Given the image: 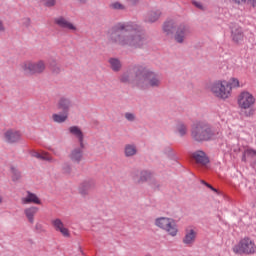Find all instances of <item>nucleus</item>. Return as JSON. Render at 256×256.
Wrapping results in <instances>:
<instances>
[{
  "mask_svg": "<svg viewBox=\"0 0 256 256\" xmlns=\"http://www.w3.org/2000/svg\"><path fill=\"white\" fill-rule=\"evenodd\" d=\"M125 119H127V121H133L135 119V114H133V113H126L125 114Z\"/></svg>",
  "mask_w": 256,
  "mask_h": 256,
  "instance_id": "obj_36",
  "label": "nucleus"
},
{
  "mask_svg": "<svg viewBox=\"0 0 256 256\" xmlns=\"http://www.w3.org/2000/svg\"><path fill=\"white\" fill-rule=\"evenodd\" d=\"M137 183H150V185H155V178L153 174L149 171H142L139 173L138 179L136 180Z\"/></svg>",
  "mask_w": 256,
  "mask_h": 256,
  "instance_id": "obj_18",
  "label": "nucleus"
},
{
  "mask_svg": "<svg viewBox=\"0 0 256 256\" xmlns=\"http://www.w3.org/2000/svg\"><path fill=\"white\" fill-rule=\"evenodd\" d=\"M230 31L233 43H236V45H241L243 43V39L245 38L243 28L237 24H231Z\"/></svg>",
  "mask_w": 256,
  "mask_h": 256,
  "instance_id": "obj_10",
  "label": "nucleus"
},
{
  "mask_svg": "<svg viewBox=\"0 0 256 256\" xmlns=\"http://www.w3.org/2000/svg\"><path fill=\"white\" fill-rule=\"evenodd\" d=\"M124 155L125 157H133L137 155V146H135V144H127L124 147Z\"/></svg>",
  "mask_w": 256,
  "mask_h": 256,
  "instance_id": "obj_26",
  "label": "nucleus"
},
{
  "mask_svg": "<svg viewBox=\"0 0 256 256\" xmlns=\"http://www.w3.org/2000/svg\"><path fill=\"white\" fill-rule=\"evenodd\" d=\"M244 163L247 162V150H245L242 154V159H241Z\"/></svg>",
  "mask_w": 256,
  "mask_h": 256,
  "instance_id": "obj_41",
  "label": "nucleus"
},
{
  "mask_svg": "<svg viewBox=\"0 0 256 256\" xmlns=\"http://www.w3.org/2000/svg\"><path fill=\"white\" fill-rule=\"evenodd\" d=\"M159 17H161V11H151L146 15V21L148 23H155V21H158Z\"/></svg>",
  "mask_w": 256,
  "mask_h": 256,
  "instance_id": "obj_27",
  "label": "nucleus"
},
{
  "mask_svg": "<svg viewBox=\"0 0 256 256\" xmlns=\"http://www.w3.org/2000/svg\"><path fill=\"white\" fill-rule=\"evenodd\" d=\"M46 68H47V65L45 64V61L38 60L34 62L33 75H41V73L45 72Z\"/></svg>",
  "mask_w": 256,
  "mask_h": 256,
  "instance_id": "obj_25",
  "label": "nucleus"
},
{
  "mask_svg": "<svg viewBox=\"0 0 256 256\" xmlns=\"http://www.w3.org/2000/svg\"><path fill=\"white\" fill-rule=\"evenodd\" d=\"M109 63H110V67H111V69H113L114 71H121V67H122V65H121V61H119V59H117V58H111L110 60H109Z\"/></svg>",
  "mask_w": 256,
  "mask_h": 256,
  "instance_id": "obj_31",
  "label": "nucleus"
},
{
  "mask_svg": "<svg viewBox=\"0 0 256 256\" xmlns=\"http://www.w3.org/2000/svg\"><path fill=\"white\" fill-rule=\"evenodd\" d=\"M32 157H35L36 159H41L42 161H49V163H55V159L52 158L51 154L45 151H42V152L33 151Z\"/></svg>",
  "mask_w": 256,
  "mask_h": 256,
  "instance_id": "obj_23",
  "label": "nucleus"
},
{
  "mask_svg": "<svg viewBox=\"0 0 256 256\" xmlns=\"http://www.w3.org/2000/svg\"><path fill=\"white\" fill-rule=\"evenodd\" d=\"M20 71L26 75H33L34 71V62L31 60H26L20 64Z\"/></svg>",
  "mask_w": 256,
  "mask_h": 256,
  "instance_id": "obj_22",
  "label": "nucleus"
},
{
  "mask_svg": "<svg viewBox=\"0 0 256 256\" xmlns=\"http://www.w3.org/2000/svg\"><path fill=\"white\" fill-rule=\"evenodd\" d=\"M155 225L162 231H165L170 235V237H177V233H179V228L177 226V222L173 218L169 217H160L155 220Z\"/></svg>",
  "mask_w": 256,
  "mask_h": 256,
  "instance_id": "obj_6",
  "label": "nucleus"
},
{
  "mask_svg": "<svg viewBox=\"0 0 256 256\" xmlns=\"http://www.w3.org/2000/svg\"><path fill=\"white\" fill-rule=\"evenodd\" d=\"M189 35H191V28L185 24H181L176 28L174 40L176 43H185V39H187Z\"/></svg>",
  "mask_w": 256,
  "mask_h": 256,
  "instance_id": "obj_8",
  "label": "nucleus"
},
{
  "mask_svg": "<svg viewBox=\"0 0 256 256\" xmlns=\"http://www.w3.org/2000/svg\"><path fill=\"white\" fill-rule=\"evenodd\" d=\"M247 5H251V7H256V0H246Z\"/></svg>",
  "mask_w": 256,
  "mask_h": 256,
  "instance_id": "obj_39",
  "label": "nucleus"
},
{
  "mask_svg": "<svg viewBox=\"0 0 256 256\" xmlns=\"http://www.w3.org/2000/svg\"><path fill=\"white\" fill-rule=\"evenodd\" d=\"M201 183H203V185H205L206 187H208V189H211V191H214V193H217V189H215L213 186H211V184L205 182V181H201Z\"/></svg>",
  "mask_w": 256,
  "mask_h": 256,
  "instance_id": "obj_37",
  "label": "nucleus"
},
{
  "mask_svg": "<svg viewBox=\"0 0 256 256\" xmlns=\"http://www.w3.org/2000/svg\"><path fill=\"white\" fill-rule=\"evenodd\" d=\"M140 83L144 84V87H139V89L142 90L149 89V87H161V76H159V74L155 73L152 70L142 67Z\"/></svg>",
  "mask_w": 256,
  "mask_h": 256,
  "instance_id": "obj_4",
  "label": "nucleus"
},
{
  "mask_svg": "<svg viewBox=\"0 0 256 256\" xmlns=\"http://www.w3.org/2000/svg\"><path fill=\"white\" fill-rule=\"evenodd\" d=\"M69 133H71L73 135V137L78 139V141L80 143V147L82 149H85V144L83 143V132L81 131V129L77 126H71L69 128Z\"/></svg>",
  "mask_w": 256,
  "mask_h": 256,
  "instance_id": "obj_21",
  "label": "nucleus"
},
{
  "mask_svg": "<svg viewBox=\"0 0 256 256\" xmlns=\"http://www.w3.org/2000/svg\"><path fill=\"white\" fill-rule=\"evenodd\" d=\"M209 89L217 99L225 98V81L216 80L210 85Z\"/></svg>",
  "mask_w": 256,
  "mask_h": 256,
  "instance_id": "obj_9",
  "label": "nucleus"
},
{
  "mask_svg": "<svg viewBox=\"0 0 256 256\" xmlns=\"http://www.w3.org/2000/svg\"><path fill=\"white\" fill-rule=\"evenodd\" d=\"M238 105L240 108L244 109L241 110V115L245 117H253V115H255V110L251 108L255 105V97L253 94L242 92L238 97Z\"/></svg>",
  "mask_w": 256,
  "mask_h": 256,
  "instance_id": "obj_5",
  "label": "nucleus"
},
{
  "mask_svg": "<svg viewBox=\"0 0 256 256\" xmlns=\"http://www.w3.org/2000/svg\"><path fill=\"white\" fill-rule=\"evenodd\" d=\"M233 251L238 255H254L256 253V245L251 238L246 237L234 246Z\"/></svg>",
  "mask_w": 256,
  "mask_h": 256,
  "instance_id": "obj_7",
  "label": "nucleus"
},
{
  "mask_svg": "<svg viewBox=\"0 0 256 256\" xmlns=\"http://www.w3.org/2000/svg\"><path fill=\"white\" fill-rule=\"evenodd\" d=\"M142 71V66H134L128 69L120 76L121 83H129L133 87H137V89H139V87H145L143 82H141Z\"/></svg>",
  "mask_w": 256,
  "mask_h": 256,
  "instance_id": "obj_3",
  "label": "nucleus"
},
{
  "mask_svg": "<svg viewBox=\"0 0 256 256\" xmlns=\"http://www.w3.org/2000/svg\"><path fill=\"white\" fill-rule=\"evenodd\" d=\"M37 213H39V208L36 206H31L24 209V215L30 225H33L35 223V216L37 215Z\"/></svg>",
  "mask_w": 256,
  "mask_h": 256,
  "instance_id": "obj_17",
  "label": "nucleus"
},
{
  "mask_svg": "<svg viewBox=\"0 0 256 256\" xmlns=\"http://www.w3.org/2000/svg\"><path fill=\"white\" fill-rule=\"evenodd\" d=\"M21 203L22 205H30L31 203L41 205V199L35 193L27 192V195L21 198Z\"/></svg>",
  "mask_w": 256,
  "mask_h": 256,
  "instance_id": "obj_16",
  "label": "nucleus"
},
{
  "mask_svg": "<svg viewBox=\"0 0 256 256\" xmlns=\"http://www.w3.org/2000/svg\"><path fill=\"white\" fill-rule=\"evenodd\" d=\"M35 229H36L37 231H41V229H43V226L41 225V223H36Z\"/></svg>",
  "mask_w": 256,
  "mask_h": 256,
  "instance_id": "obj_43",
  "label": "nucleus"
},
{
  "mask_svg": "<svg viewBox=\"0 0 256 256\" xmlns=\"http://www.w3.org/2000/svg\"><path fill=\"white\" fill-rule=\"evenodd\" d=\"M196 239H197V230L193 227L186 228L182 243H184V245H187V247H193Z\"/></svg>",
  "mask_w": 256,
  "mask_h": 256,
  "instance_id": "obj_13",
  "label": "nucleus"
},
{
  "mask_svg": "<svg viewBox=\"0 0 256 256\" xmlns=\"http://www.w3.org/2000/svg\"><path fill=\"white\" fill-rule=\"evenodd\" d=\"M54 23L61 29H68V31H77V26L71 23L69 20H67V18L63 16L55 18Z\"/></svg>",
  "mask_w": 256,
  "mask_h": 256,
  "instance_id": "obj_14",
  "label": "nucleus"
},
{
  "mask_svg": "<svg viewBox=\"0 0 256 256\" xmlns=\"http://www.w3.org/2000/svg\"><path fill=\"white\" fill-rule=\"evenodd\" d=\"M72 171H73V168L71 164L65 163L62 165V173H64V175H71Z\"/></svg>",
  "mask_w": 256,
  "mask_h": 256,
  "instance_id": "obj_35",
  "label": "nucleus"
},
{
  "mask_svg": "<svg viewBox=\"0 0 256 256\" xmlns=\"http://www.w3.org/2000/svg\"><path fill=\"white\" fill-rule=\"evenodd\" d=\"M130 5H136V3H139V0H129Z\"/></svg>",
  "mask_w": 256,
  "mask_h": 256,
  "instance_id": "obj_45",
  "label": "nucleus"
},
{
  "mask_svg": "<svg viewBox=\"0 0 256 256\" xmlns=\"http://www.w3.org/2000/svg\"><path fill=\"white\" fill-rule=\"evenodd\" d=\"M108 39L111 43H117L122 47H143L145 45V37L129 23L114 25L108 31Z\"/></svg>",
  "mask_w": 256,
  "mask_h": 256,
  "instance_id": "obj_1",
  "label": "nucleus"
},
{
  "mask_svg": "<svg viewBox=\"0 0 256 256\" xmlns=\"http://www.w3.org/2000/svg\"><path fill=\"white\" fill-rule=\"evenodd\" d=\"M173 29H175V22L173 20L164 23L163 31L166 35H171V33H173Z\"/></svg>",
  "mask_w": 256,
  "mask_h": 256,
  "instance_id": "obj_30",
  "label": "nucleus"
},
{
  "mask_svg": "<svg viewBox=\"0 0 256 256\" xmlns=\"http://www.w3.org/2000/svg\"><path fill=\"white\" fill-rule=\"evenodd\" d=\"M211 126L204 122H197L191 128V137L194 141L201 143L203 141H211L214 137Z\"/></svg>",
  "mask_w": 256,
  "mask_h": 256,
  "instance_id": "obj_2",
  "label": "nucleus"
},
{
  "mask_svg": "<svg viewBox=\"0 0 256 256\" xmlns=\"http://www.w3.org/2000/svg\"><path fill=\"white\" fill-rule=\"evenodd\" d=\"M77 3H80V5H85L87 3V0H76Z\"/></svg>",
  "mask_w": 256,
  "mask_h": 256,
  "instance_id": "obj_46",
  "label": "nucleus"
},
{
  "mask_svg": "<svg viewBox=\"0 0 256 256\" xmlns=\"http://www.w3.org/2000/svg\"><path fill=\"white\" fill-rule=\"evenodd\" d=\"M54 155H57V153H56V152H54Z\"/></svg>",
  "mask_w": 256,
  "mask_h": 256,
  "instance_id": "obj_48",
  "label": "nucleus"
},
{
  "mask_svg": "<svg viewBox=\"0 0 256 256\" xmlns=\"http://www.w3.org/2000/svg\"><path fill=\"white\" fill-rule=\"evenodd\" d=\"M84 186L87 187V189H91V187H93V184L89 182H85Z\"/></svg>",
  "mask_w": 256,
  "mask_h": 256,
  "instance_id": "obj_44",
  "label": "nucleus"
},
{
  "mask_svg": "<svg viewBox=\"0 0 256 256\" xmlns=\"http://www.w3.org/2000/svg\"><path fill=\"white\" fill-rule=\"evenodd\" d=\"M3 139L5 143L15 145V143H19V141H21V132L13 129L6 130L3 133Z\"/></svg>",
  "mask_w": 256,
  "mask_h": 256,
  "instance_id": "obj_11",
  "label": "nucleus"
},
{
  "mask_svg": "<svg viewBox=\"0 0 256 256\" xmlns=\"http://www.w3.org/2000/svg\"><path fill=\"white\" fill-rule=\"evenodd\" d=\"M69 117V114L63 112V114H53L52 119L54 123H65Z\"/></svg>",
  "mask_w": 256,
  "mask_h": 256,
  "instance_id": "obj_29",
  "label": "nucleus"
},
{
  "mask_svg": "<svg viewBox=\"0 0 256 256\" xmlns=\"http://www.w3.org/2000/svg\"><path fill=\"white\" fill-rule=\"evenodd\" d=\"M51 223L55 231L60 233L63 237H66V239H69V237H71V231H69V228L65 226L61 219L55 218L51 221Z\"/></svg>",
  "mask_w": 256,
  "mask_h": 256,
  "instance_id": "obj_12",
  "label": "nucleus"
},
{
  "mask_svg": "<svg viewBox=\"0 0 256 256\" xmlns=\"http://www.w3.org/2000/svg\"><path fill=\"white\" fill-rule=\"evenodd\" d=\"M193 5L198 9H203V4H201V2L193 1Z\"/></svg>",
  "mask_w": 256,
  "mask_h": 256,
  "instance_id": "obj_40",
  "label": "nucleus"
},
{
  "mask_svg": "<svg viewBox=\"0 0 256 256\" xmlns=\"http://www.w3.org/2000/svg\"><path fill=\"white\" fill-rule=\"evenodd\" d=\"M175 131L180 137H185V135L188 133L187 125L183 122H178L176 124Z\"/></svg>",
  "mask_w": 256,
  "mask_h": 256,
  "instance_id": "obj_28",
  "label": "nucleus"
},
{
  "mask_svg": "<svg viewBox=\"0 0 256 256\" xmlns=\"http://www.w3.org/2000/svg\"><path fill=\"white\" fill-rule=\"evenodd\" d=\"M192 159H194L195 163L197 165H201L202 167H205V165H208L209 163V157L203 150H197L192 154Z\"/></svg>",
  "mask_w": 256,
  "mask_h": 256,
  "instance_id": "obj_15",
  "label": "nucleus"
},
{
  "mask_svg": "<svg viewBox=\"0 0 256 256\" xmlns=\"http://www.w3.org/2000/svg\"><path fill=\"white\" fill-rule=\"evenodd\" d=\"M57 70L59 71V68H57Z\"/></svg>",
  "mask_w": 256,
  "mask_h": 256,
  "instance_id": "obj_49",
  "label": "nucleus"
},
{
  "mask_svg": "<svg viewBox=\"0 0 256 256\" xmlns=\"http://www.w3.org/2000/svg\"><path fill=\"white\" fill-rule=\"evenodd\" d=\"M39 3H42V5H44V7H55L57 5V0H38Z\"/></svg>",
  "mask_w": 256,
  "mask_h": 256,
  "instance_id": "obj_33",
  "label": "nucleus"
},
{
  "mask_svg": "<svg viewBox=\"0 0 256 256\" xmlns=\"http://www.w3.org/2000/svg\"><path fill=\"white\" fill-rule=\"evenodd\" d=\"M3 203V196L0 194V205Z\"/></svg>",
  "mask_w": 256,
  "mask_h": 256,
  "instance_id": "obj_47",
  "label": "nucleus"
},
{
  "mask_svg": "<svg viewBox=\"0 0 256 256\" xmlns=\"http://www.w3.org/2000/svg\"><path fill=\"white\" fill-rule=\"evenodd\" d=\"M0 33H5V25H3V21L0 20Z\"/></svg>",
  "mask_w": 256,
  "mask_h": 256,
  "instance_id": "obj_42",
  "label": "nucleus"
},
{
  "mask_svg": "<svg viewBox=\"0 0 256 256\" xmlns=\"http://www.w3.org/2000/svg\"><path fill=\"white\" fill-rule=\"evenodd\" d=\"M235 5H245L247 3V0H232Z\"/></svg>",
  "mask_w": 256,
  "mask_h": 256,
  "instance_id": "obj_38",
  "label": "nucleus"
},
{
  "mask_svg": "<svg viewBox=\"0 0 256 256\" xmlns=\"http://www.w3.org/2000/svg\"><path fill=\"white\" fill-rule=\"evenodd\" d=\"M57 109L63 111V113L69 114V109H71V100L69 98L61 97L57 102Z\"/></svg>",
  "mask_w": 256,
  "mask_h": 256,
  "instance_id": "obj_20",
  "label": "nucleus"
},
{
  "mask_svg": "<svg viewBox=\"0 0 256 256\" xmlns=\"http://www.w3.org/2000/svg\"><path fill=\"white\" fill-rule=\"evenodd\" d=\"M110 9H113L114 11H125V5L121 2H113L110 4Z\"/></svg>",
  "mask_w": 256,
  "mask_h": 256,
  "instance_id": "obj_32",
  "label": "nucleus"
},
{
  "mask_svg": "<svg viewBox=\"0 0 256 256\" xmlns=\"http://www.w3.org/2000/svg\"><path fill=\"white\" fill-rule=\"evenodd\" d=\"M69 159L72 163L79 164L83 160V148H74L69 154Z\"/></svg>",
  "mask_w": 256,
  "mask_h": 256,
  "instance_id": "obj_19",
  "label": "nucleus"
},
{
  "mask_svg": "<svg viewBox=\"0 0 256 256\" xmlns=\"http://www.w3.org/2000/svg\"><path fill=\"white\" fill-rule=\"evenodd\" d=\"M12 181H19L21 179V172L15 167L11 168Z\"/></svg>",
  "mask_w": 256,
  "mask_h": 256,
  "instance_id": "obj_34",
  "label": "nucleus"
},
{
  "mask_svg": "<svg viewBox=\"0 0 256 256\" xmlns=\"http://www.w3.org/2000/svg\"><path fill=\"white\" fill-rule=\"evenodd\" d=\"M234 87H239V79L237 78H231V80L226 84L225 91L226 96L225 99H228L229 95H231V91Z\"/></svg>",
  "mask_w": 256,
  "mask_h": 256,
  "instance_id": "obj_24",
  "label": "nucleus"
}]
</instances>
